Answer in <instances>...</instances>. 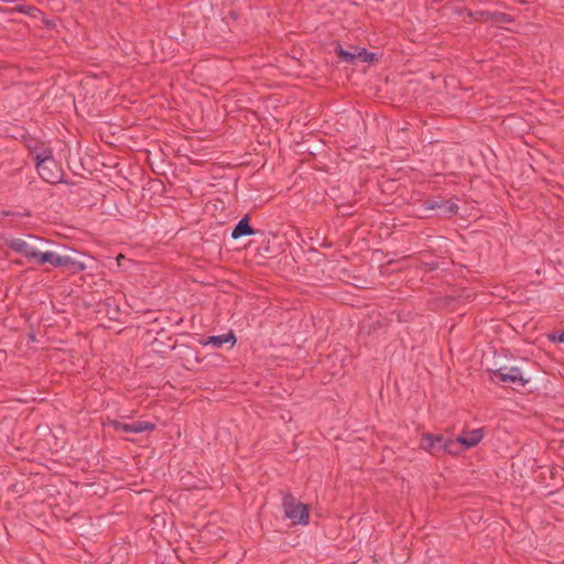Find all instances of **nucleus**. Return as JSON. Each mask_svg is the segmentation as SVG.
<instances>
[{"mask_svg":"<svg viewBox=\"0 0 564 564\" xmlns=\"http://www.w3.org/2000/svg\"><path fill=\"white\" fill-rule=\"evenodd\" d=\"M492 21L506 23L510 22L511 18L509 14L503 12H492Z\"/></svg>","mask_w":564,"mask_h":564,"instance_id":"obj_21","label":"nucleus"},{"mask_svg":"<svg viewBox=\"0 0 564 564\" xmlns=\"http://www.w3.org/2000/svg\"><path fill=\"white\" fill-rule=\"evenodd\" d=\"M464 448L463 444L458 442V437L456 440H452L448 437H444V445H443V455L444 454H451L456 455L460 453Z\"/></svg>","mask_w":564,"mask_h":564,"instance_id":"obj_14","label":"nucleus"},{"mask_svg":"<svg viewBox=\"0 0 564 564\" xmlns=\"http://www.w3.org/2000/svg\"><path fill=\"white\" fill-rule=\"evenodd\" d=\"M104 305L107 307V315H111V319H117L119 314V306L116 304L115 299L107 297L104 302Z\"/></svg>","mask_w":564,"mask_h":564,"instance_id":"obj_17","label":"nucleus"},{"mask_svg":"<svg viewBox=\"0 0 564 564\" xmlns=\"http://www.w3.org/2000/svg\"><path fill=\"white\" fill-rule=\"evenodd\" d=\"M469 15L474 17V19L476 21H480V22L492 21V12H490V11L480 10V11H476L474 13H469Z\"/></svg>","mask_w":564,"mask_h":564,"instance_id":"obj_19","label":"nucleus"},{"mask_svg":"<svg viewBox=\"0 0 564 564\" xmlns=\"http://www.w3.org/2000/svg\"><path fill=\"white\" fill-rule=\"evenodd\" d=\"M108 426H111L117 432H121L122 431V432H126V433H130V424L122 423V422L117 421V420L109 421Z\"/></svg>","mask_w":564,"mask_h":564,"instance_id":"obj_20","label":"nucleus"},{"mask_svg":"<svg viewBox=\"0 0 564 564\" xmlns=\"http://www.w3.org/2000/svg\"><path fill=\"white\" fill-rule=\"evenodd\" d=\"M236 341H237V339L232 332H229V333L223 334V335L208 336V337L199 340L200 345H203V346L212 345L217 348L221 347L225 344H230V347H234Z\"/></svg>","mask_w":564,"mask_h":564,"instance_id":"obj_9","label":"nucleus"},{"mask_svg":"<svg viewBox=\"0 0 564 564\" xmlns=\"http://www.w3.org/2000/svg\"><path fill=\"white\" fill-rule=\"evenodd\" d=\"M484 437L482 429H475L471 431H463L458 436V442L463 444L465 449L471 448L480 443Z\"/></svg>","mask_w":564,"mask_h":564,"instance_id":"obj_10","label":"nucleus"},{"mask_svg":"<svg viewBox=\"0 0 564 564\" xmlns=\"http://www.w3.org/2000/svg\"><path fill=\"white\" fill-rule=\"evenodd\" d=\"M444 435L425 433L420 441V447L433 456L443 455Z\"/></svg>","mask_w":564,"mask_h":564,"instance_id":"obj_5","label":"nucleus"},{"mask_svg":"<svg viewBox=\"0 0 564 564\" xmlns=\"http://www.w3.org/2000/svg\"><path fill=\"white\" fill-rule=\"evenodd\" d=\"M58 267L69 268L73 273L82 272L86 269V265L68 256H61Z\"/></svg>","mask_w":564,"mask_h":564,"instance_id":"obj_13","label":"nucleus"},{"mask_svg":"<svg viewBox=\"0 0 564 564\" xmlns=\"http://www.w3.org/2000/svg\"><path fill=\"white\" fill-rule=\"evenodd\" d=\"M59 258H61L59 254H56L55 252H52V251H46V252L36 251V256L34 257L33 260L39 265L50 263L53 267H58Z\"/></svg>","mask_w":564,"mask_h":564,"instance_id":"obj_12","label":"nucleus"},{"mask_svg":"<svg viewBox=\"0 0 564 564\" xmlns=\"http://www.w3.org/2000/svg\"><path fill=\"white\" fill-rule=\"evenodd\" d=\"M552 339L558 343H564V330H562L557 336L553 335Z\"/></svg>","mask_w":564,"mask_h":564,"instance_id":"obj_23","label":"nucleus"},{"mask_svg":"<svg viewBox=\"0 0 564 564\" xmlns=\"http://www.w3.org/2000/svg\"><path fill=\"white\" fill-rule=\"evenodd\" d=\"M155 430V424L145 421H135L130 424V433H142Z\"/></svg>","mask_w":564,"mask_h":564,"instance_id":"obj_15","label":"nucleus"},{"mask_svg":"<svg viewBox=\"0 0 564 564\" xmlns=\"http://www.w3.org/2000/svg\"><path fill=\"white\" fill-rule=\"evenodd\" d=\"M31 9H32V7L18 6L14 10L18 11V12H22V13L29 14Z\"/></svg>","mask_w":564,"mask_h":564,"instance_id":"obj_22","label":"nucleus"},{"mask_svg":"<svg viewBox=\"0 0 564 564\" xmlns=\"http://www.w3.org/2000/svg\"><path fill=\"white\" fill-rule=\"evenodd\" d=\"M35 165L37 173L43 181L50 184H57L62 182L63 171L55 161L53 152L39 159V161L35 162Z\"/></svg>","mask_w":564,"mask_h":564,"instance_id":"obj_3","label":"nucleus"},{"mask_svg":"<svg viewBox=\"0 0 564 564\" xmlns=\"http://www.w3.org/2000/svg\"><path fill=\"white\" fill-rule=\"evenodd\" d=\"M426 209L436 210L441 217L449 218L458 213V205L453 200L445 199H426L424 202Z\"/></svg>","mask_w":564,"mask_h":564,"instance_id":"obj_4","label":"nucleus"},{"mask_svg":"<svg viewBox=\"0 0 564 564\" xmlns=\"http://www.w3.org/2000/svg\"><path fill=\"white\" fill-rule=\"evenodd\" d=\"M173 349L178 350L181 364L185 368L191 369V367L194 364L199 362L198 351L195 348H193L192 346L184 345V344L175 345V346H173Z\"/></svg>","mask_w":564,"mask_h":564,"instance_id":"obj_6","label":"nucleus"},{"mask_svg":"<svg viewBox=\"0 0 564 564\" xmlns=\"http://www.w3.org/2000/svg\"><path fill=\"white\" fill-rule=\"evenodd\" d=\"M24 143L34 162L52 153V149L37 139H25Z\"/></svg>","mask_w":564,"mask_h":564,"instance_id":"obj_7","label":"nucleus"},{"mask_svg":"<svg viewBox=\"0 0 564 564\" xmlns=\"http://www.w3.org/2000/svg\"><path fill=\"white\" fill-rule=\"evenodd\" d=\"M7 247L25 257L26 259L33 260L36 256V250L33 247H30L24 240L20 238H12L7 241Z\"/></svg>","mask_w":564,"mask_h":564,"instance_id":"obj_8","label":"nucleus"},{"mask_svg":"<svg viewBox=\"0 0 564 564\" xmlns=\"http://www.w3.org/2000/svg\"><path fill=\"white\" fill-rule=\"evenodd\" d=\"M284 517L290 519L293 524H307L310 520L308 506L297 501L290 492L284 494L282 498Z\"/></svg>","mask_w":564,"mask_h":564,"instance_id":"obj_2","label":"nucleus"},{"mask_svg":"<svg viewBox=\"0 0 564 564\" xmlns=\"http://www.w3.org/2000/svg\"><path fill=\"white\" fill-rule=\"evenodd\" d=\"M335 51L340 61L348 63V64L355 63L356 53H351V52L344 50L339 44L337 45Z\"/></svg>","mask_w":564,"mask_h":564,"instance_id":"obj_16","label":"nucleus"},{"mask_svg":"<svg viewBox=\"0 0 564 564\" xmlns=\"http://www.w3.org/2000/svg\"><path fill=\"white\" fill-rule=\"evenodd\" d=\"M356 59H360L361 62L371 63L376 59V54L372 52H368L366 48H357Z\"/></svg>","mask_w":564,"mask_h":564,"instance_id":"obj_18","label":"nucleus"},{"mask_svg":"<svg viewBox=\"0 0 564 564\" xmlns=\"http://www.w3.org/2000/svg\"><path fill=\"white\" fill-rule=\"evenodd\" d=\"M249 215H245L239 221L238 224L235 226V228L232 229V232H231V238L237 240L241 237H246V236H252L254 235L257 231L250 226L249 224Z\"/></svg>","mask_w":564,"mask_h":564,"instance_id":"obj_11","label":"nucleus"},{"mask_svg":"<svg viewBox=\"0 0 564 564\" xmlns=\"http://www.w3.org/2000/svg\"><path fill=\"white\" fill-rule=\"evenodd\" d=\"M229 17L232 19V20H237L238 19V13L235 12V11H230L229 12Z\"/></svg>","mask_w":564,"mask_h":564,"instance_id":"obj_24","label":"nucleus"},{"mask_svg":"<svg viewBox=\"0 0 564 564\" xmlns=\"http://www.w3.org/2000/svg\"><path fill=\"white\" fill-rule=\"evenodd\" d=\"M490 380L494 382L501 381L510 384L513 389L524 388L530 382V376L528 371H524L521 367H508L502 366L496 370H490Z\"/></svg>","mask_w":564,"mask_h":564,"instance_id":"obj_1","label":"nucleus"}]
</instances>
